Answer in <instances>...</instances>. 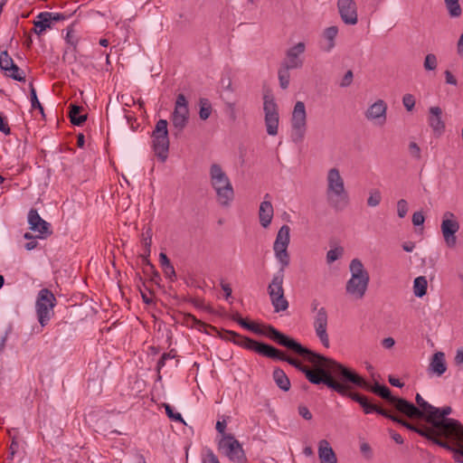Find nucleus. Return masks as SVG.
<instances>
[{
  "mask_svg": "<svg viewBox=\"0 0 463 463\" xmlns=\"http://www.w3.org/2000/svg\"><path fill=\"white\" fill-rule=\"evenodd\" d=\"M365 118L375 126H383L387 119V104L383 99H378L366 109Z\"/></svg>",
  "mask_w": 463,
  "mask_h": 463,
  "instance_id": "19",
  "label": "nucleus"
},
{
  "mask_svg": "<svg viewBox=\"0 0 463 463\" xmlns=\"http://www.w3.org/2000/svg\"><path fill=\"white\" fill-rule=\"evenodd\" d=\"M438 66L437 56L433 53H429L425 56L423 67L426 71H435Z\"/></svg>",
  "mask_w": 463,
  "mask_h": 463,
  "instance_id": "42",
  "label": "nucleus"
},
{
  "mask_svg": "<svg viewBox=\"0 0 463 463\" xmlns=\"http://www.w3.org/2000/svg\"><path fill=\"white\" fill-rule=\"evenodd\" d=\"M291 69L288 68L282 64H280V67L278 71V77L279 80V85L283 90H286L289 85L290 80V73L289 71Z\"/></svg>",
  "mask_w": 463,
  "mask_h": 463,
  "instance_id": "38",
  "label": "nucleus"
},
{
  "mask_svg": "<svg viewBox=\"0 0 463 463\" xmlns=\"http://www.w3.org/2000/svg\"><path fill=\"white\" fill-rule=\"evenodd\" d=\"M447 368L445 354L441 351L434 353L430 360L428 373L439 377L445 373Z\"/></svg>",
  "mask_w": 463,
  "mask_h": 463,
  "instance_id": "23",
  "label": "nucleus"
},
{
  "mask_svg": "<svg viewBox=\"0 0 463 463\" xmlns=\"http://www.w3.org/2000/svg\"><path fill=\"white\" fill-rule=\"evenodd\" d=\"M5 74L15 80L25 81L24 72L16 64H14Z\"/></svg>",
  "mask_w": 463,
  "mask_h": 463,
  "instance_id": "41",
  "label": "nucleus"
},
{
  "mask_svg": "<svg viewBox=\"0 0 463 463\" xmlns=\"http://www.w3.org/2000/svg\"><path fill=\"white\" fill-rule=\"evenodd\" d=\"M424 221H425V217L421 212H415L412 214V223L415 226L422 225L424 223Z\"/></svg>",
  "mask_w": 463,
  "mask_h": 463,
  "instance_id": "55",
  "label": "nucleus"
},
{
  "mask_svg": "<svg viewBox=\"0 0 463 463\" xmlns=\"http://www.w3.org/2000/svg\"><path fill=\"white\" fill-rule=\"evenodd\" d=\"M218 449L231 461L244 463L247 460L241 444L233 435H223L218 442Z\"/></svg>",
  "mask_w": 463,
  "mask_h": 463,
  "instance_id": "11",
  "label": "nucleus"
},
{
  "mask_svg": "<svg viewBox=\"0 0 463 463\" xmlns=\"http://www.w3.org/2000/svg\"><path fill=\"white\" fill-rule=\"evenodd\" d=\"M351 278L345 284V292L353 299H362L368 288L370 276L359 259H354L349 264Z\"/></svg>",
  "mask_w": 463,
  "mask_h": 463,
  "instance_id": "6",
  "label": "nucleus"
},
{
  "mask_svg": "<svg viewBox=\"0 0 463 463\" xmlns=\"http://www.w3.org/2000/svg\"><path fill=\"white\" fill-rule=\"evenodd\" d=\"M446 83L456 86L458 84L457 79L453 76V74L449 71H446L444 72Z\"/></svg>",
  "mask_w": 463,
  "mask_h": 463,
  "instance_id": "59",
  "label": "nucleus"
},
{
  "mask_svg": "<svg viewBox=\"0 0 463 463\" xmlns=\"http://www.w3.org/2000/svg\"><path fill=\"white\" fill-rule=\"evenodd\" d=\"M162 269H163L164 273H165L166 278H168L170 280H175V278H176L175 270V268H174V266L172 264L167 266V267H164Z\"/></svg>",
  "mask_w": 463,
  "mask_h": 463,
  "instance_id": "56",
  "label": "nucleus"
},
{
  "mask_svg": "<svg viewBox=\"0 0 463 463\" xmlns=\"http://www.w3.org/2000/svg\"><path fill=\"white\" fill-rule=\"evenodd\" d=\"M458 54L463 58V33L459 36L458 44H457Z\"/></svg>",
  "mask_w": 463,
  "mask_h": 463,
  "instance_id": "64",
  "label": "nucleus"
},
{
  "mask_svg": "<svg viewBox=\"0 0 463 463\" xmlns=\"http://www.w3.org/2000/svg\"><path fill=\"white\" fill-rule=\"evenodd\" d=\"M290 228L288 225H282L279 230L276 240L273 244V250L280 268L285 269L289 265V254L288 247L290 241Z\"/></svg>",
  "mask_w": 463,
  "mask_h": 463,
  "instance_id": "12",
  "label": "nucleus"
},
{
  "mask_svg": "<svg viewBox=\"0 0 463 463\" xmlns=\"http://www.w3.org/2000/svg\"><path fill=\"white\" fill-rule=\"evenodd\" d=\"M337 9L345 24L354 25L357 24V5L354 0H337Z\"/></svg>",
  "mask_w": 463,
  "mask_h": 463,
  "instance_id": "21",
  "label": "nucleus"
},
{
  "mask_svg": "<svg viewBox=\"0 0 463 463\" xmlns=\"http://www.w3.org/2000/svg\"><path fill=\"white\" fill-rule=\"evenodd\" d=\"M299 414L306 420H311L312 414L306 406H300L298 408Z\"/></svg>",
  "mask_w": 463,
  "mask_h": 463,
  "instance_id": "60",
  "label": "nucleus"
},
{
  "mask_svg": "<svg viewBox=\"0 0 463 463\" xmlns=\"http://www.w3.org/2000/svg\"><path fill=\"white\" fill-rule=\"evenodd\" d=\"M409 153H410V155H411L413 158H415V159H417V160H420V157H421V154H420V153H421V151H420V146H418V144H417V143H415V142H410V144H409Z\"/></svg>",
  "mask_w": 463,
  "mask_h": 463,
  "instance_id": "51",
  "label": "nucleus"
},
{
  "mask_svg": "<svg viewBox=\"0 0 463 463\" xmlns=\"http://www.w3.org/2000/svg\"><path fill=\"white\" fill-rule=\"evenodd\" d=\"M226 426H227V423H226V421H225L224 420H222V421H221V420H218V421L216 422V430H217L219 433L222 434V436H223V435H227V434L225 433Z\"/></svg>",
  "mask_w": 463,
  "mask_h": 463,
  "instance_id": "62",
  "label": "nucleus"
},
{
  "mask_svg": "<svg viewBox=\"0 0 463 463\" xmlns=\"http://www.w3.org/2000/svg\"><path fill=\"white\" fill-rule=\"evenodd\" d=\"M460 225L451 212L444 213L440 224L441 233L446 246L454 249L457 246L458 239L456 233L459 231Z\"/></svg>",
  "mask_w": 463,
  "mask_h": 463,
  "instance_id": "14",
  "label": "nucleus"
},
{
  "mask_svg": "<svg viewBox=\"0 0 463 463\" xmlns=\"http://www.w3.org/2000/svg\"><path fill=\"white\" fill-rule=\"evenodd\" d=\"M173 351L170 353H165L157 362L156 368L158 371H160L165 364V362L169 359H174L175 357V354H172Z\"/></svg>",
  "mask_w": 463,
  "mask_h": 463,
  "instance_id": "53",
  "label": "nucleus"
},
{
  "mask_svg": "<svg viewBox=\"0 0 463 463\" xmlns=\"http://www.w3.org/2000/svg\"><path fill=\"white\" fill-rule=\"evenodd\" d=\"M34 28L33 32L37 35H41L46 29L52 27L51 22L47 18V14L44 12L40 13L33 22Z\"/></svg>",
  "mask_w": 463,
  "mask_h": 463,
  "instance_id": "32",
  "label": "nucleus"
},
{
  "mask_svg": "<svg viewBox=\"0 0 463 463\" xmlns=\"http://www.w3.org/2000/svg\"><path fill=\"white\" fill-rule=\"evenodd\" d=\"M210 184L216 194L217 203L222 207H229L234 199L232 184L219 164H212L209 169Z\"/></svg>",
  "mask_w": 463,
  "mask_h": 463,
  "instance_id": "4",
  "label": "nucleus"
},
{
  "mask_svg": "<svg viewBox=\"0 0 463 463\" xmlns=\"http://www.w3.org/2000/svg\"><path fill=\"white\" fill-rule=\"evenodd\" d=\"M30 96H31V104L33 109H39L42 112L43 111V108L38 100L36 90L33 88V83H30Z\"/></svg>",
  "mask_w": 463,
  "mask_h": 463,
  "instance_id": "47",
  "label": "nucleus"
},
{
  "mask_svg": "<svg viewBox=\"0 0 463 463\" xmlns=\"http://www.w3.org/2000/svg\"><path fill=\"white\" fill-rule=\"evenodd\" d=\"M306 44L299 42L289 47L285 52V58L281 64L292 70L301 69L304 65V53Z\"/></svg>",
  "mask_w": 463,
  "mask_h": 463,
  "instance_id": "17",
  "label": "nucleus"
},
{
  "mask_svg": "<svg viewBox=\"0 0 463 463\" xmlns=\"http://www.w3.org/2000/svg\"><path fill=\"white\" fill-rule=\"evenodd\" d=\"M337 379L338 382L346 384L351 389L349 383L354 386L363 388L366 391H370L381 398L386 400L389 403H392L395 396H393L390 389L385 385H380L375 383L374 385L367 383L362 376L356 373L354 371L342 365H337Z\"/></svg>",
  "mask_w": 463,
  "mask_h": 463,
  "instance_id": "5",
  "label": "nucleus"
},
{
  "mask_svg": "<svg viewBox=\"0 0 463 463\" xmlns=\"http://www.w3.org/2000/svg\"><path fill=\"white\" fill-rule=\"evenodd\" d=\"M82 108L80 106L71 104L69 117L71 122L75 126H81L87 119V115H80Z\"/></svg>",
  "mask_w": 463,
  "mask_h": 463,
  "instance_id": "33",
  "label": "nucleus"
},
{
  "mask_svg": "<svg viewBox=\"0 0 463 463\" xmlns=\"http://www.w3.org/2000/svg\"><path fill=\"white\" fill-rule=\"evenodd\" d=\"M408 213V203L404 199L397 202V214L400 218H404Z\"/></svg>",
  "mask_w": 463,
  "mask_h": 463,
  "instance_id": "49",
  "label": "nucleus"
},
{
  "mask_svg": "<svg viewBox=\"0 0 463 463\" xmlns=\"http://www.w3.org/2000/svg\"><path fill=\"white\" fill-rule=\"evenodd\" d=\"M382 200V195L379 190L373 189L370 191L369 197L367 199V204L370 207H375L380 204Z\"/></svg>",
  "mask_w": 463,
  "mask_h": 463,
  "instance_id": "44",
  "label": "nucleus"
},
{
  "mask_svg": "<svg viewBox=\"0 0 463 463\" xmlns=\"http://www.w3.org/2000/svg\"><path fill=\"white\" fill-rule=\"evenodd\" d=\"M328 316L325 307H319L314 317V328L317 336L325 347H329V337L327 335Z\"/></svg>",
  "mask_w": 463,
  "mask_h": 463,
  "instance_id": "20",
  "label": "nucleus"
},
{
  "mask_svg": "<svg viewBox=\"0 0 463 463\" xmlns=\"http://www.w3.org/2000/svg\"><path fill=\"white\" fill-rule=\"evenodd\" d=\"M273 213V206L270 201L264 200L260 203L259 210L260 222L262 227L267 228L270 224Z\"/></svg>",
  "mask_w": 463,
  "mask_h": 463,
  "instance_id": "29",
  "label": "nucleus"
},
{
  "mask_svg": "<svg viewBox=\"0 0 463 463\" xmlns=\"http://www.w3.org/2000/svg\"><path fill=\"white\" fill-rule=\"evenodd\" d=\"M224 334L225 335H223V338L228 339L240 346L245 347L256 353L257 350L254 348V346L258 345H265L264 343H259L251 338L242 336L233 331L226 330Z\"/></svg>",
  "mask_w": 463,
  "mask_h": 463,
  "instance_id": "26",
  "label": "nucleus"
},
{
  "mask_svg": "<svg viewBox=\"0 0 463 463\" xmlns=\"http://www.w3.org/2000/svg\"><path fill=\"white\" fill-rule=\"evenodd\" d=\"M337 34H338V28H337V26H335V25L329 26L323 31L322 36L325 40V43L322 46V49L325 52H328L333 50V48L335 45V40Z\"/></svg>",
  "mask_w": 463,
  "mask_h": 463,
  "instance_id": "30",
  "label": "nucleus"
},
{
  "mask_svg": "<svg viewBox=\"0 0 463 463\" xmlns=\"http://www.w3.org/2000/svg\"><path fill=\"white\" fill-rule=\"evenodd\" d=\"M56 304V298L48 288H43L39 291L36 299V313L38 321L42 326H44L50 321L53 315V307Z\"/></svg>",
  "mask_w": 463,
  "mask_h": 463,
  "instance_id": "9",
  "label": "nucleus"
},
{
  "mask_svg": "<svg viewBox=\"0 0 463 463\" xmlns=\"http://www.w3.org/2000/svg\"><path fill=\"white\" fill-rule=\"evenodd\" d=\"M199 117L202 120H206L212 114V104L208 99L201 98L199 100Z\"/></svg>",
  "mask_w": 463,
  "mask_h": 463,
  "instance_id": "36",
  "label": "nucleus"
},
{
  "mask_svg": "<svg viewBox=\"0 0 463 463\" xmlns=\"http://www.w3.org/2000/svg\"><path fill=\"white\" fill-rule=\"evenodd\" d=\"M428 288V281L426 277H417L413 281V293L418 298H422L426 295Z\"/></svg>",
  "mask_w": 463,
  "mask_h": 463,
  "instance_id": "35",
  "label": "nucleus"
},
{
  "mask_svg": "<svg viewBox=\"0 0 463 463\" xmlns=\"http://www.w3.org/2000/svg\"><path fill=\"white\" fill-rule=\"evenodd\" d=\"M273 380L279 389L284 392H288L290 389V381L287 376L286 373L280 369L276 368L272 373Z\"/></svg>",
  "mask_w": 463,
  "mask_h": 463,
  "instance_id": "31",
  "label": "nucleus"
},
{
  "mask_svg": "<svg viewBox=\"0 0 463 463\" xmlns=\"http://www.w3.org/2000/svg\"><path fill=\"white\" fill-rule=\"evenodd\" d=\"M291 139L294 143L303 141L307 131V111L303 101H297L291 116Z\"/></svg>",
  "mask_w": 463,
  "mask_h": 463,
  "instance_id": "10",
  "label": "nucleus"
},
{
  "mask_svg": "<svg viewBox=\"0 0 463 463\" xmlns=\"http://www.w3.org/2000/svg\"><path fill=\"white\" fill-rule=\"evenodd\" d=\"M189 119L188 102L185 96L182 93L176 97L175 109L171 116L173 127L177 130L175 133L177 136L186 127Z\"/></svg>",
  "mask_w": 463,
  "mask_h": 463,
  "instance_id": "16",
  "label": "nucleus"
},
{
  "mask_svg": "<svg viewBox=\"0 0 463 463\" xmlns=\"http://www.w3.org/2000/svg\"><path fill=\"white\" fill-rule=\"evenodd\" d=\"M442 110L439 107L430 108L429 124L435 133L441 134L445 124L441 119Z\"/></svg>",
  "mask_w": 463,
  "mask_h": 463,
  "instance_id": "28",
  "label": "nucleus"
},
{
  "mask_svg": "<svg viewBox=\"0 0 463 463\" xmlns=\"http://www.w3.org/2000/svg\"><path fill=\"white\" fill-rule=\"evenodd\" d=\"M66 42L71 45L73 48H75L77 44V37L75 36L74 33L72 31H68L66 35Z\"/></svg>",
  "mask_w": 463,
  "mask_h": 463,
  "instance_id": "57",
  "label": "nucleus"
},
{
  "mask_svg": "<svg viewBox=\"0 0 463 463\" xmlns=\"http://www.w3.org/2000/svg\"><path fill=\"white\" fill-rule=\"evenodd\" d=\"M394 408L401 413L406 415L409 418H419L423 416V412L417 408L413 403L402 399L395 397L391 403Z\"/></svg>",
  "mask_w": 463,
  "mask_h": 463,
  "instance_id": "22",
  "label": "nucleus"
},
{
  "mask_svg": "<svg viewBox=\"0 0 463 463\" xmlns=\"http://www.w3.org/2000/svg\"><path fill=\"white\" fill-rule=\"evenodd\" d=\"M159 262L162 268L171 265L170 260L164 252H161L159 254Z\"/></svg>",
  "mask_w": 463,
  "mask_h": 463,
  "instance_id": "61",
  "label": "nucleus"
},
{
  "mask_svg": "<svg viewBox=\"0 0 463 463\" xmlns=\"http://www.w3.org/2000/svg\"><path fill=\"white\" fill-rule=\"evenodd\" d=\"M450 441L453 443L450 445L449 442V446L450 448H446L449 450H451L454 452V458L457 462L463 463V442H459L457 439H450Z\"/></svg>",
  "mask_w": 463,
  "mask_h": 463,
  "instance_id": "39",
  "label": "nucleus"
},
{
  "mask_svg": "<svg viewBox=\"0 0 463 463\" xmlns=\"http://www.w3.org/2000/svg\"><path fill=\"white\" fill-rule=\"evenodd\" d=\"M284 270L282 268L273 275L271 282L268 286V293L274 307V311L279 313L286 311L288 308V301L285 298L283 282Z\"/></svg>",
  "mask_w": 463,
  "mask_h": 463,
  "instance_id": "7",
  "label": "nucleus"
},
{
  "mask_svg": "<svg viewBox=\"0 0 463 463\" xmlns=\"http://www.w3.org/2000/svg\"><path fill=\"white\" fill-rule=\"evenodd\" d=\"M418 407L424 414L420 417V419H423L426 421V417L430 415L431 410H434V406L426 402L420 394L417 393L415 397Z\"/></svg>",
  "mask_w": 463,
  "mask_h": 463,
  "instance_id": "37",
  "label": "nucleus"
},
{
  "mask_svg": "<svg viewBox=\"0 0 463 463\" xmlns=\"http://www.w3.org/2000/svg\"><path fill=\"white\" fill-rule=\"evenodd\" d=\"M14 64L13 59L6 51L0 53V68L5 72Z\"/></svg>",
  "mask_w": 463,
  "mask_h": 463,
  "instance_id": "43",
  "label": "nucleus"
},
{
  "mask_svg": "<svg viewBox=\"0 0 463 463\" xmlns=\"http://www.w3.org/2000/svg\"><path fill=\"white\" fill-rule=\"evenodd\" d=\"M326 182V196L328 204L335 211L344 210L349 203V195L339 169L336 167L328 169Z\"/></svg>",
  "mask_w": 463,
  "mask_h": 463,
  "instance_id": "3",
  "label": "nucleus"
},
{
  "mask_svg": "<svg viewBox=\"0 0 463 463\" xmlns=\"http://www.w3.org/2000/svg\"><path fill=\"white\" fill-rule=\"evenodd\" d=\"M455 364L459 366L463 365V347L458 348L457 350L455 358H454Z\"/></svg>",
  "mask_w": 463,
  "mask_h": 463,
  "instance_id": "58",
  "label": "nucleus"
},
{
  "mask_svg": "<svg viewBox=\"0 0 463 463\" xmlns=\"http://www.w3.org/2000/svg\"><path fill=\"white\" fill-rule=\"evenodd\" d=\"M452 409L449 406L431 410L430 415L426 417V422L429 423L437 439L443 437L449 439H457L463 442V426L456 420L448 418Z\"/></svg>",
  "mask_w": 463,
  "mask_h": 463,
  "instance_id": "2",
  "label": "nucleus"
},
{
  "mask_svg": "<svg viewBox=\"0 0 463 463\" xmlns=\"http://www.w3.org/2000/svg\"><path fill=\"white\" fill-rule=\"evenodd\" d=\"M344 253V249L342 247L331 249L326 253V261L327 263H332L338 260Z\"/></svg>",
  "mask_w": 463,
  "mask_h": 463,
  "instance_id": "45",
  "label": "nucleus"
},
{
  "mask_svg": "<svg viewBox=\"0 0 463 463\" xmlns=\"http://www.w3.org/2000/svg\"><path fill=\"white\" fill-rule=\"evenodd\" d=\"M142 243L144 246L145 253L143 255V258L146 261L148 265H150L151 269L154 267L150 264L149 260H147V257L150 255L151 252V244H152V230L151 228H147L143 233H142Z\"/></svg>",
  "mask_w": 463,
  "mask_h": 463,
  "instance_id": "34",
  "label": "nucleus"
},
{
  "mask_svg": "<svg viewBox=\"0 0 463 463\" xmlns=\"http://www.w3.org/2000/svg\"><path fill=\"white\" fill-rule=\"evenodd\" d=\"M224 334L225 335H223V338L228 339L240 346L245 347L256 353L257 350L254 348V346L258 345H265L264 343H259L251 338L242 336L233 331L226 330Z\"/></svg>",
  "mask_w": 463,
  "mask_h": 463,
  "instance_id": "25",
  "label": "nucleus"
},
{
  "mask_svg": "<svg viewBox=\"0 0 463 463\" xmlns=\"http://www.w3.org/2000/svg\"><path fill=\"white\" fill-rule=\"evenodd\" d=\"M167 125V120L159 119L152 132L153 150L161 162H165L168 156L169 137Z\"/></svg>",
  "mask_w": 463,
  "mask_h": 463,
  "instance_id": "8",
  "label": "nucleus"
},
{
  "mask_svg": "<svg viewBox=\"0 0 463 463\" xmlns=\"http://www.w3.org/2000/svg\"><path fill=\"white\" fill-rule=\"evenodd\" d=\"M263 110L265 114V126L269 136L278 134L279 115L278 105L272 95L265 94L263 97Z\"/></svg>",
  "mask_w": 463,
  "mask_h": 463,
  "instance_id": "13",
  "label": "nucleus"
},
{
  "mask_svg": "<svg viewBox=\"0 0 463 463\" xmlns=\"http://www.w3.org/2000/svg\"><path fill=\"white\" fill-rule=\"evenodd\" d=\"M402 426L407 428L408 430H411L412 431L417 432L419 435L431 440L433 443L439 445L442 448H450L447 441L441 440L440 439H437L432 431V429L430 425L428 426H421V427H416L410 422L404 420L402 421Z\"/></svg>",
  "mask_w": 463,
  "mask_h": 463,
  "instance_id": "24",
  "label": "nucleus"
},
{
  "mask_svg": "<svg viewBox=\"0 0 463 463\" xmlns=\"http://www.w3.org/2000/svg\"><path fill=\"white\" fill-rule=\"evenodd\" d=\"M445 4L451 17H458L461 14L458 0H445Z\"/></svg>",
  "mask_w": 463,
  "mask_h": 463,
  "instance_id": "40",
  "label": "nucleus"
},
{
  "mask_svg": "<svg viewBox=\"0 0 463 463\" xmlns=\"http://www.w3.org/2000/svg\"><path fill=\"white\" fill-rule=\"evenodd\" d=\"M202 463H220V461L213 450L207 449L203 456Z\"/></svg>",
  "mask_w": 463,
  "mask_h": 463,
  "instance_id": "48",
  "label": "nucleus"
},
{
  "mask_svg": "<svg viewBox=\"0 0 463 463\" xmlns=\"http://www.w3.org/2000/svg\"><path fill=\"white\" fill-rule=\"evenodd\" d=\"M27 218L30 230L38 233L36 238L45 239L52 234L51 224L39 215L36 209H31Z\"/></svg>",
  "mask_w": 463,
  "mask_h": 463,
  "instance_id": "18",
  "label": "nucleus"
},
{
  "mask_svg": "<svg viewBox=\"0 0 463 463\" xmlns=\"http://www.w3.org/2000/svg\"><path fill=\"white\" fill-rule=\"evenodd\" d=\"M353 78H354L353 71L350 70L347 71L340 82V86L343 88L350 86L353 81Z\"/></svg>",
  "mask_w": 463,
  "mask_h": 463,
  "instance_id": "54",
  "label": "nucleus"
},
{
  "mask_svg": "<svg viewBox=\"0 0 463 463\" xmlns=\"http://www.w3.org/2000/svg\"><path fill=\"white\" fill-rule=\"evenodd\" d=\"M389 433H390V436L391 438L397 443V444H402L403 443V439L402 437L397 433L396 431L392 430H389Z\"/></svg>",
  "mask_w": 463,
  "mask_h": 463,
  "instance_id": "63",
  "label": "nucleus"
},
{
  "mask_svg": "<svg viewBox=\"0 0 463 463\" xmlns=\"http://www.w3.org/2000/svg\"><path fill=\"white\" fill-rule=\"evenodd\" d=\"M44 14H47V18L51 22L52 24L56 22L63 21L68 17L67 15H65L63 14H60V13L44 12Z\"/></svg>",
  "mask_w": 463,
  "mask_h": 463,
  "instance_id": "52",
  "label": "nucleus"
},
{
  "mask_svg": "<svg viewBox=\"0 0 463 463\" xmlns=\"http://www.w3.org/2000/svg\"><path fill=\"white\" fill-rule=\"evenodd\" d=\"M266 333L268 337L279 345L288 348L294 354L302 356L311 363L314 365L315 370L309 369L297 359L287 356L280 350L268 344L254 346L257 350V354L270 359L288 363L290 365L302 372L306 375L307 379L313 384L324 383L329 389L336 392L342 396L346 393V389L349 387L337 381V365H342V364L311 351L295 339L279 332L274 326H269Z\"/></svg>",
  "mask_w": 463,
  "mask_h": 463,
  "instance_id": "1",
  "label": "nucleus"
},
{
  "mask_svg": "<svg viewBox=\"0 0 463 463\" xmlns=\"http://www.w3.org/2000/svg\"><path fill=\"white\" fill-rule=\"evenodd\" d=\"M344 396L348 397V398L352 399L353 401L356 402L357 403H359L360 406L363 408V411L365 414L376 412V413H378L387 419H390L392 421L397 422L401 425H402V421H404V420H402V418H400L396 415L392 414L387 410H384V409L377 406L376 404L370 402L369 400L367 399V397L361 395L357 392H349V388L346 389V393Z\"/></svg>",
  "mask_w": 463,
  "mask_h": 463,
  "instance_id": "15",
  "label": "nucleus"
},
{
  "mask_svg": "<svg viewBox=\"0 0 463 463\" xmlns=\"http://www.w3.org/2000/svg\"><path fill=\"white\" fill-rule=\"evenodd\" d=\"M402 103L408 111H411L415 106V98L411 94H405L402 98Z\"/></svg>",
  "mask_w": 463,
  "mask_h": 463,
  "instance_id": "50",
  "label": "nucleus"
},
{
  "mask_svg": "<svg viewBox=\"0 0 463 463\" xmlns=\"http://www.w3.org/2000/svg\"><path fill=\"white\" fill-rule=\"evenodd\" d=\"M318 458L320 463H337L336 455L326 439L318 442Z\"/></svg>",
  "mask_w": 463,
  "mask_h": 463,
  "instance_id": "27",
  "label": "nucleus"
},
{
  "mask_svg": "<svg viewBox=\"0 0 463 463\" xmlns=\"http://www.w3.org/2000/svg\"><path fill=\"white\" fill-rule=\"evenodd\" d=\"M166 415L174 421L183 422L184 423V420L182 417V415L179 412H175L172 406L168 403L163 404Z\"/></svg>",
  "mask_w": 463,
  "mask_h": 463,
  "instance_id": "46",
  "label": "nucleus"
}]
</instances>
